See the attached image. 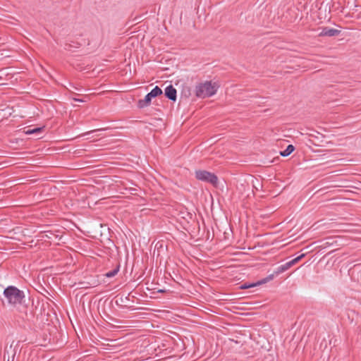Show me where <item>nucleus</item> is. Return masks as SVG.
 Instances as JSON below:
<instances>
[{
	"mask_svg": "<svg viewBox=\"0 0 361 361\" xmlns=\"http://www.w3.org/2000/svg\"><path fill=\"white\" fill-rule=\"evenodd\" d=\"M4 295L9 305L16 306L21 305L25 298V293L18 288L10 286L4 290Z\"/></svg>",
	"mask_w": 361,
	"mask_h": 361,
	"instance_id": "1",
	"label": "nucleus"
},
{
	"mask_svg": "<svg viewBox=\"0 0 361 361\" xmlns=\"http://www.w3.org/2000/svg\"><path fill=\"white\" fill-rule=\"evenodd\" d=\"M216 89L211 81L200 83L195 87V95L200 98L209 97L215 94Z\"/></svg>",
	"mask_w": 361,
	"mask_h": 361,
	"instance_id": "2",
	"label": "nucleus"
},
{
	"mask_svg": "<svg viewBox=\"0 0 361 361\" xmlns=\"http://www.w3.org/2000/svg\"><path fill=\"white\" fill-rule=\"evenodd\" d=\"M195 175L197 180L209 183L215 187L217 186L218 177L214 173L205 170H197Z\"/></svg>",
	"mask_w": 361,
	"mask_h": 361,
	"instance_id": "3",
	"label": "nucleus"
},
{
	"mask_svg": "<svg viewBox=\"0 0 361 361\" xmlns=\"http://www.w3.org/2000/svg\"><path fill=\"white\" fill-rule=\"evenodd\" d=\"M44 129V126L43 127H36L33 126H27L18 128L15 133L19 135H31L35 133H40Z\"/></svg>",
	"mask_w": 361,
	"mask_h": 361,
	"instance_id": "4",
	"label": "nucleus"
},
{
	"mask_svg": "<svg viewBox=\"0 0 361 361\" xmlns=\"http://www.w3.org/2000/svg\"><path fill=\"white\" fill-rule=\"evenodd\" d=\"M341 32V30L335 29V28H331V27H322V31L319 34V37H325V36L335 37V36L339 35Z\"/></svg>",
	"mask_w": 361,
	"mask_h": 361,
	"instance_id": "5",
	"label": "nucleus"
},
{
	"mask_svg": "<svg viewBox=\"0 0 361 361\" xmlns=\"http://www.w3.org/2000/svg\"><path fill=\"white\" fill-rule=\"evenodd\" d=\"M164 95L169 100L176 102L177 98V91L172 85H169L165 88Z\"/></svg>",
	"mask_w": 361,
	"mask_h": 361,
	"instance_id": "6",
	"label": "nucleus"
},
{
	"mask_svg": "<svg viewBox=\"0 0 361 361\" xmlns=\"http://www.w3.org/2000/svg\"><path fill=\"white\" fill-rule=\"evenodd\" d=\"M152 97L149 93H147L143 99H140L137 102V107L139 109H143L148 106L152 101Z\"/></svg>",
	"mask_w": 361,
	"mask_h": 361,
	"instance_id": "7",
	"label": "nucleus"
},
{
	"mask_svg": "<svg viewBox=\"0 0 361 361\" xmlns=\"http://www.w3.org/2000/svg\"><path fill=\"white\" fill-rule=\"evenodd\" d=\"M149 94L152 98H155L158 96H160L163 94L162 90L158 87L155 86L149 92Z\"/></svg>",
	"mask_w": 361,
	"mask_h": 361,
	"instance_id": "8",
	"label": "nucleus"
},
{
	"mask_svg": "<svg viewBox=\"0 0 361 361\" xmlns=\"http://www.w3.org/2000/svg\"><path fill=\"white\" fill-rule=\"evenodd\" d=\"M294 149L295 147L293 145H289L285 150L281 151L279 154L282 157H288L294 151Z\"/></svg>",
	"mask_w": 361,
	"mask_h": 361,
	"instance_id": "9",
	"label": "nucleus"
},
{
	"mask_svg": "<svg viewBox=\"0 0 361 361\" xmlns=\"http://www.w3.org/2000/svg\"><path fill=\"white\" fill-rule=\"evenodd\" d=\"M288 269V267H286V264L285 263L284 264H282L277 268L276 271H275V274L276 275H278L281 273L284 272L285 271H286Z\"/></svg>",
	"mask_w": 361,
	"mask_h": 361,
	"instance_id": "10",
	"label": "nucleus"
},
{
	"mask_svg": "<svg viewBox=\"0 0 361 361\" xmlns=\"http://www.w3.org/2000/svg\"><path fill=\"white\" fill-rule=\"evenodd\" d=\"M118 268H116L112 271H108L107 273H106L105 276L107 278H111V277H114L118 273Z\"/></svg>",
	"mask_w": 361,
	"mask_h": 361,
	"instance_id": "11",
	"label": "nucleus"
},
{
	"mask_svg": "<svg viewBox=\"0 0 361 361\" xmlns=\"http://www.w3.org/2000/svg\"><path fill=\"white\" fill-rule=\"evenodd\" d=\"M273 278H274V275H270L267 278L263 279L262 281L257 282V284H259V285L262 284L264 283H266V282L271 280Z\"/></svg>",
	"mask_w": 361,
	"mask_h": 361,
	"instance_id": "12",
	"label": "nucleus"
},
{
	"mask_svg": "<svg viewBox=\"0 0 361 361\" xmlns=\"http://www.w3.org/2000/svg\"><path fill=\"white\" fill-rule=\"evenodd\" d=\"M273 278H274V275H270L267 278L263 279L262 281L257 282V284H259V285L262 284L264 283H266V282L271 280Z\"/></svg>",
	"mask_w": 361,
	"mask_h": 361,
	"instance_id": "13",
	"label": "nucleus"
},
{
	"mask_svg": "<svg viewBox=\"0 0 361 361\" xmlns=\"http://www.w3.org/2000/svg\"><path fill=\"white\" fill-rule=\"evenodd\" d=\"M256 285H257V283H252V284H244L241 286V288L242 289H245V288H251V287H254Z\"/></svg>",
	"mask_w": 361,
	"mask_h": 361,
	"instance_id": "14",
	"label": "nucleus"
},
{
	"mask_svg": "<svg viewBox=\"0 0 361 361\" xmlns=\"http://www.w3.org/2000/svg\"><path fill=\"white\" fill-rule=\"evenodd\" d=\"M286 267H288V269H290L292 266L294 265L293 262H292V260L286 263Z\"/></svg>",
	"mask_w": 361,
	"mask_h": 361,
	"instance_id": "15",
	"label": "nucleus"
},
{
	"mask_svg": "<svg viewBox=\"0 0 361 361\" xmlns=\"http://www.w3.org/2000/svg\"><path fill=\"white\" fill-rule=\"evenodd\" d=\"M97 130H96V131H97ZM93 132H95V130L86 132V133H84L80 134V135H83V136L88 135L90 133H93Z\"/></svg>",
	"mask_w": 361,
	"mask_h": 361,
	"instance_id": "16",
	"label": "nucleus"
},
{
	"mask_svg": "<svg viewBox=\"0 0 361 361\" xmlns=\"http://www.w3.org/2000/svg\"><path fill=\"white\" fill-rule=\"evenodd\" d=\"M300 133L301 135H309V136L313 135L312 133H310L300 132Z\"/></svg>",
	"mask_w": 361,
	"mask_h": 361,
	"instance_id": "17",
	"label": "nucleus"
},
{
	"mask_svg": "<svg viewBox=\"0 0 361 361\" xmlns=\"http://www.w3.org/2000/svg\"><path fill=\"white\" fill-rule=\"evenodd\" d=\"M292 262H293L294 265L299 262V259L298 257L294 258L292 259Z\"/></svg>",
	"mask_w": 361,
	"mask_h": 361,
	"instance_id": "18",
	"label": "nucleus"
},
{
	"mask_svg": "<svg viewBox=\"0 0 361 361\" xmlns=\"http://www.w3.org/2000/svg\"><path fill=\"white\" fill-rule=\"evenodd\" d=\"M305 256V254H302L300 256L297 257L299 259V261L302 259Z\"/></svg>",
	"mask_w": 361,
	"mask_h": 361,
	"instance_id": "19",
	"label": "nucleus"
},
{
	"mask_svg": "<svg viewBox=\"0 0 361 361\" xmlns=\"http://www.w3.org/2000/svg\"><path fill=\"white\" fill-rule=\"evenodd\" d=\"M74 101H76V102H84L82 99H76V98H73V99Z\"/></svg>",
	"mask_w": 361,
	"mask_h": 361,
	"instance_id": "20",
	"label": "nucleus"
}]
</instances>
